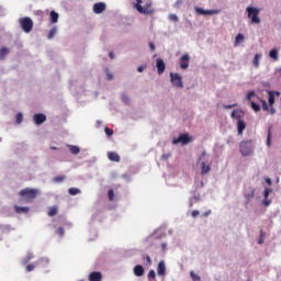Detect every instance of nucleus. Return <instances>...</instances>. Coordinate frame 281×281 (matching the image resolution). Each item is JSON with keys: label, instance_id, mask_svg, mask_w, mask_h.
I'll use <instances>...</instances> for the list:
<instances>
[{"label": "nucleus", "instance_id": "obj_1", "mask_svg": "<svg viewBox=\"0 0 281 281\" xmlns=\"http://www.w3.org/2000/svg\"><path fill=\"white\" fill-rule=\"evenodd\" d=\"M20 201H24L25 203H30L38 196V191L36 189H23L19 192Z\"/></svg>", "mask_w": 281, "mask_h": 281}, {"label": "nucleus", "instance_id": "obj_2", "mask_svg": "<svg viewBox=\"0 0 281 281\" xmlns=\"http://www.w3.org/2000/svg\"><path fill=\"white\" fill-rule=\"evenodd\" d=\"M239 153L243 157H249L254 153V140H243L239 144Z\"/></svg>", "mask_w": 281, "mask_h": 281}, {"label": "nucleus", "instance_id": "obj_3", "mask_svg": "<svg viewBox=\"0 0 281 281\" xmlns=\"http://www.w3.org/2000/svg\"><path fill=\"white\" fill-rule=\"evenodd\" d=\"M135 8L140 14H146L147 16H150V14H155V9H153V3L150 2L142 7V0H136Z\"/></svg>", "mask_w": 281, "mask_h": 281}, {"label": "nucleus", "instance_id": "obj_4", "mask_svg": "<svg viewBox=\"0 0 281 281\" xmlns=\"http://www.w3.org/2000/svg\"><path fill=\"white\" fill-rule=\"evenodd\" d=\"M246 12H248V19H250L251 23L258 24L260 23V9H256L254 7H247Z\"/></svg>", "mask_w": 281, "mask_h": 281}, {"label": "nucleus", "instance_id": "obj_5", "mask_svg": "<svg viewBox=\"0 0 281 281\" xmlns=\"http://www.w3.org/2000/svg\"><path fill=\"white\" fill-rule=\"evenodd\" d=\"M20 25L26 34H30L34 27V21L31 20V18H21L20 19Z\"/></svg>", "mask_w": 281, "mask_h": 281}, {"label": "nucleus", "instance_id": "obj_6", "mask_svg": "<svg viewBox=\"0 0 281 281\" xmlns=\"http://www.w3.org/2000/svg\"><path fill=\"white\" fill-rule=\"evenodd\" d=\"M47 265H49V259L47 258H41L38 259L37 261H35V263H32V265H27L26 266V271L30 272V271H34V269H36V267H47Z\"/></svg>", "mask_w": 281, "mask_h": 281}, {"label": "nucleus", "instance_id": "obj_7", "mask_svg": "<svg viewBox=\"0 0 281 281\" xmlns=\"http://www.w3.org/2000/svg\"><path fill=\"white\" fill-rule=\"evenodd\" d=\"M170 80L173 87L178 89H183V78L179 76L177 72H170Z\"/></svg>", "mask_w": 281, "mask_h": 281}, {"label": "nucleus", "instance_id": "obj_8", "mask_svg": "<svg viewBox=\"0 0 281 281\" xmlns=\"http://www.w3.org/2000/svg\"><path fill=\"white\" fill-rule=\"evenodd\" d=\"M190 142H192L190 134H180L178 138H173L172 144H181L182 146H186L187 144H190Z\"/></svg>", "mask_w": 281, "mask_h": 281}, {"label": "nucleus", "instance_id": "obj_9", "mask_svg": "<svg viewBox=\"0 0 281 281\" xmlns=\"http://www.w3.org/2000/svg\"><path fill=\"white\" fill-rule=\"evenodd\" d=\"M33 121H34V124H36L37 126H41V124L47 122V116L43 113H37V114H34Z\"/></svg>", "mask_w": 281, "mask_h": 281}, {"label": "nucleus", "instance_id": "obj_10", "mask_svg": "<svg viewBox=\"0 0 281 281\" xmlns=\"http://www.w3.org/2000/svg\"><path fill=\"white\" fill-rule=\"evenodd\" d=\"M190 67V55L184 54L180 58V69H188Z\"/></svg>", "mask_w": 281, "mask_h": 281}, {"label": "nucleus", "instance_id": "obj_11", "mask_svg": "<svg viewBox=\"0 0 281 281\" xmlns=\"http://www.w3.org/2000/svg\"><path fill=\"white\" fill-rule=\"evenodd\" d=\"M92 10H93L94 14H102V12H104V10H106V3H104V2L94 3Z\"/></svg>", "mask_w": 281, "mask_h": 281}, {"label": "nucleus", "instance_id": "obj_12", "mask_svg": "<svg viewBox=\"0 0 281 281\" xmlns=\"http://www.w3.org/2000/svg\"><path fill=\"white\" fill-rule=\"evenodd\" d=\"M156 69L158 71V75L161 76L164 71H166V63L161 58L156 59Z\"/></svg>", "mask_w": 281, "mask_h": 281}, {"label": "nucleus", "instance_id": "obj_13", "mask_svg": "<svg viewBox=\"0 0 281 281\" xmlns=\"http://www.w3.org/2000/svg\"><path fill=\"white\" fill-rule=\"evenodd\" d=\"M157 273L160 278H166V262L159 261L157 266Z\"/></svg>", "mask_w": 281, "mask_h": 281}, {"label": "nucleus", "instance_id": "obj_14", "mask_svg": "<svg viewBox=\"0 0 281 281\" xmlns=\"http://www.w3.org/2000/svg\"><path fill=\"white\" fill-rule=\"evenodd\" d=\"M195 12H198V14H209V15H212V14H218V10H204L202 8H199L196 7L195 8Z\"/></svg>", "mask_w": 281, "mask_h": 281}, {"label": "nucleus", "instance_id": "obj_15", "mask_svg": "<svg viewBox=\"0 0 281 281\" xmlns=\"http://www.w3.org/2000/svg\"><path fill=\"white\" fill-rule=\"evenodd\" d=\"M89 281H102V272H91L88 277Z\"/></svg>", "mask_w": 281, "mask_h": 281}, {"label": "nucleus", "instance_id": "obj_16", "mask_svg": "<svg viewBox=\"0 0 281 281\" xmlns=\"http://www.w3.org/2000/svg\"><path fill=\"white\" fill-rule=\"evenodd\" d=\"M134 276H136V278H142V276H144V267L142 265L134 267Z\"/></svg>", "mask_w": 281, "mask_h": 281}, {"label": "nucleus", "instance_id": "obj_17", "mask_svg": "<svg viewBox=\"0 0 281 281\" xmlns=\"http://www.w3.org/2000/svg\"><path fill=\"white\" fill-rule=\"evenodd\" d=\"M108 159H110V161H115L116 164H119L120 155L115 151H109L108 153Z\"/></svg>", "mask_w": 281, "mask_h": 281}, {"label": "nucleus", "instance_id": "obj_18", "mask_svg": "<svg viewBox=\"0 0 281 281\" xmlns=\"http://www.w3.org/2000/svg\"><path fill=\"white\" fill-rule=\"evenodd\" d=\"M14 210L16 214H27L30 212V207L27 206L14 205Z\"/></svg>", "mask_w": 281, "mask_h": 281}, {"label": "nucleus", "instance_id": "obj_19", "mask_svg": "<svg viewBox=\"0 0 281 281\" xmlns=\"http://www.w3.org/2000/svg\"><path fill=\"white\" fill-rule=\"evenodd\" d=\"M212 170V167L210 165L205 164V161L201 162V175H207Z\"/></svg>", "mask_w": 281, "mask_h": 281}, {"label": "nucleus", "instance_id": "obj_20", "mask_svg": "<svg viewBox=\"0 0 281 281\" xmlns=\"http://www.w3.org/2000/svg\"><path fill=\"white\" fill-rule=\"evenodd\" d=\"M245 128H247V124H245V121L239 120L237 124L238 134L243 135V131H245Z\"/></svg>", "mask_w": 281, "mask_h": 281}, {"label": "nucleus", "instance_id": "obj_21", "mask_svg": "<svg viewBox=\"0 0 281 281\" xmlns=\"http://www.w3.org/2000/svg\"><path fill=\"white\" fill-rule=\"evenodd\" d=\"M231 116L234 119V120H240V117H243V111L240 110H234L231 114Z\"/></svg>", "mask_w": 281, "mask_h": 281}, {"label": "nucleus", "instance_id": "obj_22", "mask_svg": "<svg viewBox=\"0 0 281 281\" xmlns=\"http://www.w3.org/2000/svg\"><path fill=\"white\" fill-rule=\"evenodd\" d=\"M260 58H262V55L256 54L252 60L254 67H259L260 66Z\"/></svg>", "mask_w": 281, "mask_h": 281}, {"label": "nucleus", "instance_id": "obj_23", "mask_svg": "<svg viewBox=\"0 0 281 281\" xmlns=\"http://www.w3.org/2000/svg\"><path fill=\"white\" fill-rule=\"evenodd\" d=\"M68 148L72 155H78L80 153V147L76 145H69Z\"/></svg>", "mask_w": 281, "mask_h": 281}, {"label": "nucleus", "instance_id": "obj_24", "mask_svg": "<svg viewBox=\"0 0 281 281\" xmlns=\"http://www.w3.org/2000/svg\"><path fill=\"white\" fill-rule=\"evenodd\" d=\"M157 273L155 272V270H150L147 274V280L148 281H157Z\"/></svg>", "mask_w": 281, "mask_h": 281}, {"label": "nucleus", "instance_id": "obj_25", "mask_svg": "<svg viewBox=\"0 0 281 281\" xmlns=\"http://www.w3.org/2000/svg\"><path fill=\"white\" fill-rule=\"evenodd\" d=\"M50 22L58 23V13L56 11H50Z\"/></svg>", "mask_w": 281, "mask_h": 281}, {"label": "nucleus", "instance_id": "obj_26", "mask_svg": "<svg viewBox=\"0 0 281 281\" xmlns=\"http://www.w3.org/2000/svg\"><path fill=\"white\" fill-rule=\"evenodd\" d=\"M48 216H56V214H58V206H52L48 210Z\"/></svg>", "mask_w": 281, "mask_h": 281}, {"label": "nucleus", "instance_id": "obj_27", "mask_svg": "<svg viewBox=\"0 0 281 281\" xmlns=\"http://www.w3.org/2000/svg\"><path fill=\"white\" fill-rule=\"evenodd\" d=\"M7 54H10V49H8L7 47H2L0 49V60H2V58H5Z\"/></svg>", "mask_w": 281, "mask_h": 281}, {"label": "nucleus", "instance_id": "obj_28", "mask_svg": "<svg viewBox=\"0 0 281 281\" xmlns=\"http://www.w3.org/2000/svg\"><path fill=\"white\" fill-rule=\"evenodd\" d=\"M268 102H269L270 106H273V104H276V97L273 95L272 91L269 92Z\"/></svg>", "mask_w": 281, "mask_h": 281}, {"label": "nucleus", "instance_id": "obj_29", "mask_svg": "<svg viewBox=\"0 0 281 281\" xmlns=\"http://www.w3.org/2000/svg\"><path fill=\"white\" fill-rule=\"evenodd\" d=\"M269 56L273 60H278V49H276V48L271 49L270 53H269Z\"/></svg>", "mask_w": 281, "mask_h": 281}, {"label": "nucleus", "instance_id": "obj_30", "mask_svg": "<svg viewBox=\"0 0 281 281\" xmlns=\"http://www.w3.org/2000/svg\"><path fill=\"white\" fill-rule=\"evenodd\" d=\"M68 193L71 195V196H76V194H80V189L78 188H70L68 190Z\"/></svg>", "mask_w": 281, "mask_h": 281}, {"label": "nucleus", "instance_id": "obj_31", "mask_svg": "<svg viewBox=\"0 0 281 281\" xmlns=\"http://www.w3.org/2000/svg\"><path fill=\"white\" fill-rule=\"evenodd\" d=\"M255 194H256V190H251L250 193H248V194L245 195V199L247 200V201H246V204L251 201V199L255 196Z\"/></svg>", "mask_w": 281, "mask_h": 281}, {"label": "nucleus", "instance_id": "obj_32", "mask_svg": "<svg viewBox=\"0 0 281 281\" xmlns=\"http://www.w3.org/2000/svg\"><path fill=\"white\" fill-rule=\"evenodd\" d=\"M65 179H67V177L65 176H58L53 178L54 183H63V181H65Z\"/></svg>", "mask_w": 281, "mask_h": 281}, {"label": "nucleus", "instance_id": "obj_33", "mask_svg": "<svg viewBox=\"0 0 281 281\" xmlns=\"http://www.w3.org/2000/svg\"><path fill=\"white\" fill-rule=\"evenodd\" d=\"M56 32H57V29L56 26H54L53 29H50L48 35H47V38L52 40L54 38V36H56Z\"/></svg>", "mask_w": 281, "mask_h": 281}, {"label": "nucleus", "instance_id": "obj_34", "mask_svg": "<svg viewBox=\"0 0 281 281\" xmlns=\"http://www.w3.org/2000/svg\"><path fill=\"white\" fill-rule=\"evenodd\" d=\"M243 41H245V35H243L241 33L237 34L235 37V43H243Z\"/></svg>", "mask_w": 281, "mask_h": 281}, {"label": "nucleus", "instance_id": "obj_35", "mask_svg": "<svg viewBox=\"0 0 281 281\" xmlns=\"http://www.w3.org/2000/svg\"><path fill=\"white\" fill-rule=\"evenodd\" d=\"M191 280L193 281H201V277L199 274L194 273V271L190 272Z\"/></svg>", "mask_w": 281, "mask_h": 281}, {"label": "nucleus", "instance_id": "obj_36", "mask_svg": "<svg viewBox=\"0 0 281 281\" xmlns=\"http://www.w3.org/2000/svg\"><path fill=\"white\" fill-rule=\"evenodd\" d=\"M250 104H251V109H254L256 111V113H258V111H260V104H258L254 101H250Z\"/></svg>", "mask_w": 281, "mask_h": 281}, {"label": "nucleus", "instance_id": "obj_37", "mask_svg": "<svg viewBox=\"0 0 281 281\" xmlns=\"http://www.w3.org/2000/svg\"><path fill=\"white\" fill-rule=\"evenodd\" d=\"M108 198L110 201H113L115 199V192L113 191V189H110L108 191Z\"/></svg>", "mask_w": 281, "mask_h": 281}, {"label": "nucleus", "instance_id": "obj_38", "mask_svg": "<svg viewBox=\"0 0 281 281\" xmlns=\"http://www.w3.org/2000/svg\"><path fill=\"white\" fill-rule=\"evenodd\" d=\"M16 120V124H21V122H23V113H18L15 116Z\"/></svg>", "mask_w": 281, "mask_h": 281}, {"label": "nucleus", "instance_id": "obj_39", "mask_svg": "<svg viewBox=\"0 0 281 281\" xmlns=\"http://www.w3.org/2000/svg\"><path fill=\"white\" fill-rule=\"evenodd\" d=\"M267 145L271 146V128L268 130Z\"/></svg>", "mask_w": 281, "mask_h": 281}, {"label": "nucleus", "instance_id": "obj_40", "mask_svg": "<svg viewBox=\"0 0 281 281\" xmlns=\"http://www.w3.org/2000/svg\"><path fill=\"white\" fill-rule=\"evenodd\" d=\"M56 234H58V236H65V228L58 227Z\"/></svg>", "mask_w": 281, "mask_h": 281}, {"label": "nucleus", "instance_id": "obj_41", "mask_svg": "<svg viewBox=\"0 0 281 281\" xmlns=\"http://www.w3.org/2000/svg\"><path fill=\"white\" fill-rule=\"evenodd\" d=\"M105 135H108V137H111V135H113V130L105 127L104 128Z\"/></svg>", "mask_w": 281, "mask_h": 281}, {"label": "nucleus", "instance_id": "obj_42", "mask_svg": "<svg viewBox=\"0 0 281 281\" xmlns=\"http://www.w3.org/2000/svg\"><path fill=\"white\" fill-rule=\"evenodd\" d=\"M254 95H256V92H255V91L248 92V94H247V100H248L249 102H251V98H254Z\"/></svg>", "mask_w": 281, "mask_h": 281}, {"label": "nucleus", "instance_id": "obj_43", "mask_svg": "<svg viewBox=\"0 0 281 281\" xmlns=\"http://www.w3.org/2000/svg\"><path fill=\"white\" fill-rule=\"evenodd\" d=\"M259 245H262L265 243V234L262 233V231L260 232V238L258 240Z\"/></svg>", "mask_w": 281, "mask_h": 281}, {"label": "nucleus", "instance_id": "obj_44", "mask_svg": "<svg viewBox=\"0 0 281 281\" xmlns=\"http://www.w3.org/2000/svg\"><path fill=\"white\" fill-rule=\"evenodd\" d=\"M145 260H146L147 267H150V265H153V259L150 258V256H146Z\"/></svg>", "mask_w": 281, "mask_h": 281}, {"label": "nucleus", "instance_id": "obj_45", "mask_svg": "<svg viewBox=\"0 0 281 281\" xmlns=\"http://www.w3.org/2000/svg\"><path fill=\"white\" fill-rule=\"evenodd\" d=\"M169 21H175V22H177V21H179V18L177 16V14H170V15H169Z\"/></svg>", "mask_w": 281, "mask_h": 281}, {"label": "nucleus", "instance_id": "obj_46", "mask_svg": "<svg viewBox=\"0 0 281 281\" xmlns=\"http://www.w3.org/2000/svg\"><path fill=\"white\" fill-rule=\"evenodd\" d=\"M261 104H262L263 111H269V104L267 103V101H261Z\"/></svg>", "mask_w": 281, "mask_h": 281}, {"label": "nucleus", "instance_id": "obj_47", "mask_svg": "<svg viewBox=\"0 0 281 281\" xmlns=\"http://www.w3.org/2000/svg\"><path fill=\"white\" fill-rule=\"evenodd\" d=\"M263 205H265L266 207H269V205H271V200H269V198H265V200H263Z\"/></svg>", "mask_w": 281, "mask_h": 281}, {"label": "nucleus", "instance_id": "obj_48", "mask_svg": "<svg viewBox=\"0 0 281 281\" xmlns=\"http://www.w3.org/2000/svg\"><path fill=\"white\" fill-rule=\"evenodd\" d=\"M271 192H272L271 189H266L263 194L265 199H269V194H271Z\"/></svg>", "mask_w": 281, "mask_h": 281}, {"label": "nucleus", "instance_id": "obj_49", "mask_svg": "<svg viewBox=\"0 0 281 281\" xmlns=\"http://www.w3.org/2000/svg\"><path fill=\"white\" fill-rule=\"evenodd\" d=\"M33 258H34V255L29 254V255L26 256V258L24 259V262L27 263V262H30V260H32Z\"/></svg>", "mask_w": 281, "mask_h": 281}, {"label": "nucleus", "instance_id": "obj_50", "mask_svg": "<svg viewBox=\"0 0 281 281\" xmlns=\"http://www.w3.org/2000/svg\"><path fill=\"white\" fill-rule=\"evenodd\" d=\"M128 100H130L128 95H126V94L122 95V101L125 102V104L128 103Z\"/></svg>", "mask_w": 281, "mask_h": 281}, {"label": "nucleus", "instance_id": "obj_51", "mask_svg": "<svg viewBox=\"0 0 281 281\" xmlns=\"http://www.w3.org/2000/svg\"><path fill=\"white\" fill-rule=\"evenodd\" d=\"M199 211H192V213H191V216L193 217V218H196V216H199Z\"/></svg>", "mask_w": 281, "mask_h": 281}, {"label": "nucleus", "instance_id": "obj_52", "mask_svg": "<svg viewBox=\"0 0 281 281\" xmlns=\"http://www.w3.org/2000/svg\"><path fill=\"white\" fill-rule=\"evenodd\" d=\"M181 3H183V0L176 1L175 8H179L181 5Z\"/></svg>", "mask_w": 281, "mask_h": 281}, {"label": "nucleus", "instance_id": "obj_53", "mask_svg": "<svg viewBox=\"0 0 281 281\" xmlns=\"http://www.w3.org/2000/svg\"><path fill=\"white\" fill-rule=\"evenodd\" d=\"M149 48L151 52H155L156 47L155 44L153 42L149 43Z\"/></svg>", "mask_w": 281, "mask_h": 281}, {"label": "nucleus", "instance_id": "obj_54", "mask_svg": "<svg viewBox=\"0 0 281 281\" xmlns=\"http://www.w3.org/2000/svg\"><path fill=\"white\" fill-rule=\"evenodd\" d=\"M144 69H146L145 66H138V67H137V71H138L139 74H142V71H144Z\"/></svg>", "mask_w": 281, "mask_h": 281}, {"label": "nucleus", "instance_id": "obj_55", "mask_svg": "<svg viewBox=\"0 0 281 281\" xmlns=\"http://www.w3.org/2000/svg\"><path fill=\"white\" fill-rule=\"evenodd\" d=\"M106 79H108V80H113V74L108 72V74H106Z\"/></svg>", "mask_w": 281, "mask_h": 281}, {"label": "nucleus", "instance_id": "obj_56", "mask_svg": "<svg viewBox=\"0 0 281 281\" xmlns=\"http://www.w3.org/2000/svg\"><path fill=\"white\" fill-rule=\"evenodd\" d=\"M234 106H236V104L224 105V109H234Z\"/></svg>", "mask_w": 281, "mask_h": 281}, {"label": "nucleus", "instance_id": "obj_57", "mask_svg": "<svg viewBox=\"0 0 281 281\" xmlns=\"http://www.w3.org/2000/svg\"><path fill=\"white\" fill-rule=\"evenodd\" d=\"M271 108H270V113H271V115H273L274 113H276V109L273 108V105H270Z\"/></svg>", "mask_w": 281, "mask_h": 281}, {"label": "nucleus", "instance_id": "obj_58", "mask_svg": "<svg viewBox=\"0 0 281 281\" xmlns=\"http://www.w3.org/2000/svg\"><path fill=\"white\" fill-rule=\"evenodd\" d=\"M109 56H110L111 60H113V58H115V55L113 54V52H110Z\"/></svg>", "mask_w": 281, "mask_h": 281}, {"label": "nucleus", "instance_id": "obj_59", "mask_svg": "<svg viewBox=\"0 0 281 281\" xmlns=\"http://www.w3.org/2000/svg\"><path fill=\"white\" fill-rule=\"evenodd\" d=\"M266 183H268V186H271V178H267Z\"/></svg>", "mask_w": 281, "mask_h": 281}, {"label": "nucleus", "instance_id": "obj_60", "mask_svg": "<svg viewBox=\"0 0 281 281\" xmlns=\"http://www.w3.org/2000/svg\"><path fill=\"white\" fill-rule=\"evenodd\" d=\"M161 247H162V251H166L167 245H166V244H162Z\"/></svg>", "mask_w": 281, "mask_h": 281}, {"label": "nucleus", "instance_id": "obj_61", "mask_svg": "<svg viewBox=\"0 0 281 281\" xmlns=\"http://www.w3.org/2000/svg\"><path fill=\"white\" fill-rule=\"evenodd\" d=\"M210 214H211V212L209 211V212L204 213V216H210Z\"/></svg>", "mask_w": 281, "mask_h": 281}, {"label": "nucleus", "instance_id": "obj_62", "mask_svg": "<svg viewBox=\"0 0 281 281\" xmlns=\"http://www.w3.org/2000/svg\"><path fill=\"white\" fill-rule=\"evenodd\" d=\"M50 150H57V148L56 147H50Z\"/></svg>", "mask_w": 281, "mask_h": 281}, {"label": "nucleus", "instance_id": "obj_63", "mask_svg": "<svg viewBox=\"0 0 281 281\" xmlns=\"http://www.w3.org/2000/svg\"><path fill=\"white\" fill-rule=\"evenodd\" d=\"M203 157H205V153L202 154V157L200 159H203Z\"/></svg>", "mask_w": 281, "mask_h": 281}]
</instances>
